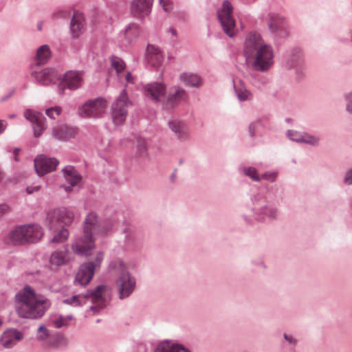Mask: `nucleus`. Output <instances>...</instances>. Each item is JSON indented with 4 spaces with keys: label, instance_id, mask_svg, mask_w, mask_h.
<instances>
[{
    "label": "nucleus",
    "instance_id": "obj_33",
    "mask_svg": "<svg viewBox=\"0 0 352 352\" xmlns=\"http://www.w3.org/2000/svg\"><path fill=\"white\" fill-rule=\"evenodd\" d=\"M50 57L51 52L49 45H43L38 48L35 60L37 65H41L46 63Z\"/></svg>",
    "mask_w": 352,
    "mask_h": 352
},
{
    "label": "nucleus",
    "instance_id": "obj_12",
    "mask_svg": "<svg viewBox=\"0 0 352 352\" xmlns=\"http://www.w3.org/2000/svg\"><path fill=\"white\" fill-rule=\"evenodd\" d=\"M31 76L34 78L35 83L43 86L56 84L60 79V75L52 68L33 70Z\"/></svg>",
    "mask_w": 352,
    "mask_h": 352
},
{
    "label": "nucleus",
    "instance_id": "obj_35",
    "mask_svg": "<svg viewBox=\"0 0 352 352\" xmlns=\"http://www.w3.org/2000/svg\"><path fill=\"white\" fill-rule=\"evenodd\" d=\"M240 173L248 177L254 182H260V175L257 168L251 166H241L239 168Z\"/></svg>",
    "mask_w": 352,
    "mask_h": 352
},
{
    "label": "nucleus",
    "instance_id": "obj_59",
    "mask_svg": "<svg viewBox=\"0 0 352 352\" xmlns=\"http://www.w3.org/2000/svg\"><path fill=\"white\" fill-rule=\"evenodd\" d=\"M21 151V149L19 148H15L13 153L14 154V160L16 161V162H19V159L18 157V153Z\"/></svg>",
    "mask_w": 352,
    "mask_h": 352
},
{
    "label": "nucleus",
    "instance_id": "obj_48",
    "mask_svg": "<svg viewBox=\"0 0 352 352\" xmlns=\"http://www.w3.org/2000/svg\"><path fill=\"white\" fill-rule=\"evenodd\" d=\"M146 144L144 140L138 139L137 142V152L140 156H143L146 153Z\"/></svg>",
    "mask_w": 352,
    "mask_h": 352
},
{
    "label": "nucleus",
    "instance_id": "obj_17",
    "mask_svg": "<svg viewBox=\"0 0 352 352\" xmlns=\"http://www.w3.org/2000/svg\"><path fill=\"white\" fill-rule=\"evenodd\" d=\"M144 94L155 102H164L166 87L162 82H151L144 87Z\"/></svg>",
    "mask_w": 352,
    "mask_h": 352
},
{
    "label": "nucleus",
    "instance_id": "obj_26",
    "mask_svg": "<svg viewBox=\"0 0 352 352\" xmlns=\"http://www.w3.org/2000/svg\"><path fill=\"white\" fill-rule=\"evenodd\" d=\"M304 63L301 50L296 47L292 50L286 62L287 66L290 68H298L302 67Z\"/></svg>",
    "mask_w": 352,
    "mask_h": 352
},
{
    "label": "nucleus",
    "instance_id": "obj_54",
    "mask_svg": "<svg viewBox=\"0 0 352 352\" xmlns=\"http://www.w3.org/2000/svg\"><path fill=\"white\" fill-rule=\"evenodd\" d=\"M40 189H41V186L37 185V186H28L26 188L25 190L28 194L30 195V194H33L34 192H38Z\"/></svg>",
    "mask_w": 352,
    "mask_h": 352
},
{
    "label": "nucleus",
    "instance_id": "obj_52",
    "mask_svg": "<svg viewBox=\"0 0 352 352\" xmlns=\"http://www.w3.org/2000/svg\"><path fill=\"white\" fill-rule=\"evenodd\" d=\"M159 1L165 12H168L172 10L173 6L171 0H159Z\"/></svg>",
    "mask_w": 352,
    "mask_h": 352
},
{
    "label": "nucleus",
    "instance_id": "obj_62",
    "mask_svg": "<svg viewBox=\"0 0 352 352\" xmlns=\"http://www.w3.org/2000/svg\"><path fill=\"white\" fill-rule=\"evenodd\" d=\"M169 32L175 36H177V31L175 29L170 28H169Z\"/></svg>",
    "mask_w": 352,
    "mask_h": 352
},
{
    "label": "nucleus",
    "instance_id": "obj_6",
    "mask_svg": "<svg viewBox=\"0 0 352 352\" xmlns=\"http://www.w3.org/2000/svg\"><path fill=\"white\" fill-rule=\"evenodd\" d=\"M44 229L36 223L14 227L8 234L11 242H38L43 239Z\"/></svg>",
    "mask_w": 352,
    "mask_h": 352
},
{
    "label": "nucleus",
    "instance_id": "obj_41",
    "mask_svg": "<svg viewBox=\"0 0 352 352\" xmlns=\"http://www.w3.org/2000/svg\"><path fill=\"white\" fill-rule=\"evenodd\" d=\"M251 83L256 88L262 90L266 87L268 84V80L263 76H256L252 77Z\"/></svg>",
    "mask_w": 352,
    "mask_h": 352
},
{
    "label": "nucleus",
    "instance_id": "obj_45",
    "mask_svg": "<svg viewBox=\"0 0 352 352\" xmlns=\"http://www.w3.org/2000/svg\"><path fill=\"white\" fill-rule=\"evenodd\" d=\"M303 133L295 130H288L287 131V137L293 142L302 143Z\"/></svg>",
    "mask_w": 352,
    "mask_h": 352
},
{
    "label": "nucleus",
    "instance_id": "obj_36",
    "mask_svg": "<svg viewBox=\"0 0 352 352\" xmlns=\"http://www.w3.org/2000/svg\"><path fill=\"white\" fill-rule=\"evenodd\" d=\"M72 248L75 254L79 256H87L91 254L94 246L92 243H74Z\"/></svg>",
    "mask_w": 352,
    "mask_h": 352
},
{
    "label": "nucleus",
    "instance_id": "obj_40",
    "mask_svg": "<svg viewBox=\"0 0 352 352\" xmlns=\"http://www.w3.org/2000/svg\"><path fill=\"white\" fill-rule=\"evenodd\" d=\"M302 143L312 146H318L320 144V139L318 136L311 135L308 133H303Z\"/></svg>",
    "mask_w": 352,
    "mask_h": 352
},
{
    "label": "nucleus",
    "instance_id": "obj_27",
    "mask_svg": "<svg viewBox=\"0 0 352 352\" xmlns=\"http://www.w3.org/2000/svg\"><path fill=\"white\" fill-rule=\"evenodd\" d=\"M286 18L276 12H270L267 14V27L270 32L287 24Z\"/></svg>",
    "mask_w": 352,
    "mask_h": 352
},
{
    "label": "nucleus",
    "instance_id": "obj_20",
    "mask_svg": "<svg viewBox=\"0 0 352 352\" xmlns=\"http://www.w3.org/2000/svg\"><path fill=\"white\" fill-rule=\"evenodd\" d=\"M139 35L138 25L135 23H129L119 33V39L123 45H126L133 42Z\"/></svg>",
    "mask_w": 352,
    "mask_h": 352
},
{
    "label": "nucleus",
    "instance_id": "obj_29",
    "mask_svg": "<svg viewBox=\"0 0 352 352\" xmlns=\"http://www.w3.org/2000/svg\"><path fill=\"white\" fill-rule=\"evenodd\" d=\"M179 80L186 86L191 87H199L202 84L200 76L192 73L184 72L179 75Z\"/></svg>",
    "mask_w": 352,
    "mask_h": 352
},
{
    "label": "nucleus",
    "instance_id": "obj_32",
    "mask_svg": "<svg viewBox=\"0 0 352 352\" xmlns=\"http://www.w3.org/2000/svg\"><path fill=\"white\" fill-rule=\"evenodd\" d=\"M70 257L69 254L65 251H56L51 255L50 262L51 265L59 266L69 262Z\"/></svg>",
    "mask_w": 352,
    "mask_h": 352
},
{
    "label": "nucleus",
    "instance_id": "obj_24",
    "mask_svg": "<svg viewBox=\"0 0 352 352\" xmlns=\"http://www.w3.org/2000/svg\"><path fill=\"white\" fill-rule=\"evenodd\" d=\"M146 59L151 66L158 67L163 63L164 56L158 47L149 44L146 48Z\"/></svg>",
    "mask_w": 352,
    "mask_h": 352
},
{
    "label": "nucleus",
    "instance_id": "obj_55",
    "mask_svg": "<svg viewBox=\"0 0 352 352\" xmlns=\"http://www.w3.org/2000/svg\"><path fill=\"white\" fill-rule=\"evenodd\" d=\"M266 192H273L274 195H276V194L278 192V186L275 184L271 186H265Z\"/></svg>",
    "mask_w": 352,
    "mask_h": 352
},
{
    "label": "nucleus",
    "instance_id": "obj_13",
    "mask_svg": "<svg viewBox=\"0 0 352 352\" xmlns=\"http://www.w3.org/2000/svg\"><path fill=\"white\" fill-rule=\"evenodd\" d=\"M168 126L179 143H185L190 140V131L186 122L173 118L168 120Z\"/></svg>",
    "mask_w": 352,
    "mask_h": 352
},
{
    "label": "nucleus",
    "instance_id": "obj_8",
    "mask_svg": "<svg viewBox=\"0 0 352 352\" xmlns=\"http://www.w3.org/2000/svg\"><path fill=\"white\" fill-rule=\"evenodd\" d=\"M74 212L65 207L49 210L46 213L45 223L50 228L59 225H70L74 221Z\"/></svg>",
    "mask_w": 352,
    "mask_h": 352
},
{
    "label": "nucleus",
    "instance_id": "obj_60",
    "mask_svg": "<svg viewBox=\"0 0 352 352\" xmlns=\"http://www.w3.org/2000/svg\"><path fill=\"white\" fill-rule=\"evenodd\" d=\"M125 79L128 82H133L132 76L130 72L126 73Z\"/></svg>",
    "mask_w": 352,
    "mask_h": 352
},
{
    "label": "nucleus",
    "instance_id": "obj_21",
    "mask_svg": "<svg viewBox=\"0 0 352 352\" xmlns=\"http://www.w3.org/2000/svg\"><path fill=\"white\" fill-rule=\"evenodd\" d=\"M86 23L83 14L74 12L70 21V32L74 38H78L85 31Z\"/></svg>",
    "mask_w": 352,
    "mask_h": 352
},
{
    "label": "nucleus",
    "instance_id": "obj_51",
    "mask_svg": "<svg viewBox=\"0 0 352 352\" xmlns=\"http://www.w3.org/2000/svg\"><path fill=\"white\" fill-rule=\"evenodd\" d=\"M343 182L348 186L352 185V167L346 171L343 178Z\"/></svg>",
    "mask_w": 352,
    "mask_h": 352
},
{
    "label": "nucleus",
    "instance_id": "obj_42",
    "mask_svg": "<svg viewBox=\"0 0 352 352\" xmlns=\"http://www.w3.org/2000/svg\"><path fill=\"white\" fill-rule=\"evenodd\" d=\"M111 64L112 67L116 71L117 73H121L125 69V63L122 59L117 56H113L111 59Z\"/></svg>",
    "mask_w": 352,
    "mask_h": 352
},
{
    "label": "nucleus",
    "instance_id": "obj_34",
    "mask_svg": "<svg viewBox=\"0 0 352 352\" xmlns=\"http://www.w3.org/2000/svg\"><path fill=\"white\" fill-rule=\"evenodd\" d=\"M270 32L275 42L285 41L289 38L290 35L287 23Z\"/></svg>",
    "mask_w": 352,
    "mask_h": 352
},
{
    "label": "nucleus",
    "instance_id": "obj_58",
    "mask_svg": "<svg viewBox=\"0 0 352 352\" xmlns=\"http://www.w3.org/2000/svg\"><path fill=\"white\" fill-rule=\"evenodd\" d=\"M14 90H12L11 91H10L8 94L5 95V96H3L1 98V102H3L6 100H8L9 98H10L12 95L14 94Z\"/></svg>",
    "mask_w": 352,
    "mask_h": 352
},
{
    "label": "nucleus",
    "instance_id": "obj_22",
    "mask_svg": "<svg viewBox=\"0 0 352 352\" xmlns=\"http://www.w3.org/2000/svg\"><path fill=\"white\" fill-rule=\"evenodd\" d=\"M77 134V129L65 124L52 129V137L59 141H67L74 138Z\"/></svg>",
    "mask_w": 352,
    "mask_h": 352
},
{
    "label": "nucleus",
    "instance_id": "obj_18",
    "mask_svg": "<svg viewBox=\"0 0 352 352\" xmlns=\"http://www.w3.org/2000/svg\"><path fill=\"white\" fill-rule=\"evenodd\" d=\"M23 338L24 334L22 331L16 329L10 328L2 333L0 343L3 348L11 349L21 341Z\"/></svg>",
    "mask_w": 352,
    "mask_h": 352
},
{
    "label": "nucleus",
    "instance_id": "obj_49",
    "mask_svg": "<svg viewBox=\"0 0 352 352\" xmlns=\"http://www.w3.org/2000/svg\"><path fill=\"white\" fill-rule=\"evenodd\" d=\"M104 254L102 252H98L96 256L94 261L87 262L94 266V270H96L100 267L102 261H103Z\"/></svg>",
    "mask_w": 352,
    "mask_h": 352
},
{
    "label": "nucleus",
    "instance_id": "obj_19",
    "mask_svg": "<svg viewBox=\"0 0 352 352\" xmlns=\"http://www.w3.org/2000/svg\"><path fill=\"white\" fill-rule=\"evenodd\" d=\"M63 177L69 185L63 184V188L67 192L72 191L74 186L80 182L81 175L72 166H66L62 170Z\"/></svg>",
    "mask_w": 352,
    "mask_h": 352
},
{
    "label": "nucleus",
    "instance_id": "obj_39",
    "mask_svg": "<svg viewBox=\"0 0 352 352\" xmlns=\"http://www.w3.org/2000/svg\"><path fill=\"white\" fill-rule=\"evenodd\" d=\"M127 111L120 110L117 107H111V117L113 122L118 124L123 123L127 116Z\"/></svg>",
    "mask_w": 352,
    "mask_h": 352
},
{
    "label": "nucleus",
    "instance_id": "obj_7",
    "mask_svg": "<svg viewBox=\"0 0 352 352\" xmlns=\"http://www.w3.org/2000/svg\"><path fill=\"white\" fill-rule=\"evenodd\" d=\"M107 104L102 98L88 100L78 108V115L82 118H100L106 113Z\"/></svg>",
    "mask_w": 352,
    "mask_h": 352
},
{
    "label": "nucleus",
    "instance_id": "obj_23",
    "mask_svg": "<svg viewBox=\"0 0 352 352\" xmlns=\"http://www.w3.org/2000/svg\"><path fill=\"white\" fill-rule=\"evenodd\" d=\"M153 0H133L131 5L132 14L135 16H144L151 10Z\"/></svg>",
    "mask_w": 352,
    "mask_h": 352
},
{
    "label": "nucleus",
    "instance_id": "obj_57",
    "mask_svg": "<svg viewBox=\"0 0 352 352\" xmlns=\"http://www.w3.org/2000/svg\"><path fill=\"white\" fill-rule=\"evenodd\" d=\"M8 126L6 120H0V135L3 133Z\"/></svg>",
    "mask_w": 352,
    "mask_h": 352
},
{
    "label": "nucleus",
    "instance_id": "obj_2",
    "mask_svg": "<svg viewBox=\"0 0 352 352\" xmlns=\"http://www.w3.org/2000/svg\"><path fill=\"white\" fill-rule=\"evenodd\" d=\"M280 217V210L278 206L271 202L267 194L261 190L250 195L246 211L241 215L243 221L250 226L276 221Z\"/></svg>",
    "mask_w": 352,
    "mask_h": 352
},
{
    "label": "nucleus",
    "instance_id": "obj_14",
    "mask_svg": "<svg viewBox=\"0 0 352 352\" xmlns=\"http://www.w3.org/2000/svg\"><path fill=\"white\" fill-rule=\"evenodd\" d=\"M24 117L32 124L34 136L40 137L47 128L46 119L39 112L32 109H26L24 112Z\"/></svg>",
    "mask_w": 352,
    "mask_h": 352
},
{
    "label": "nucleus",
    "instance_id": "obj_56",
    "mask_svg": "<svg viewBox=\"0 0 352 352\" xmlns=\"http://www.w3.org/2000/svg\"><path fill=\"white\" fill-rule=\"evenodd\" d=\"M255 131H256V126H255V124L254 123H251L249 124L248 126V133H249V135L251 137V138H253L254 137L255 135Z\"/></svg>",
    "mask_w": 352,
    "mask_h": 352
},
{
    "label": "nucleus",
    "instance_id": "obj_28",
    "mask_svg": "<svg viewBox=\"0 0 352 352\" xmlns=\"http://www.w3.org/2000/svg\"><path fill=\"white\" fill-rule=\"evenodd\" d=\"M233 87L235 94L239 101H249L252 99V94L247 89L242 81L239 80L238 83H235L233 81Z\"/></svg>",
    "mask_w": 352,
    "mask_h": 352
},
{
    "label": "nucleus",
    "instance_id": "obj_31",
    "mask_svg": "<svg viewBox=\"0 0 352 352\" xmlns=\"http://www.w3.org/2000/svg\"><path fill=\"white\" fill-rule=\"evenodd\" d=\"M36 337L38 341L44 342L47 346H55L49 330L43 324L40 325L37 329Z\"/></svg>",
    "mask_w": 352,
    "mask_h": 352
},
{
    "label": "nucleus",
    "instance_id": "obj_47",
    "mask_svg": "<svg viewBox=\"0 0 352 352\" xmlns=\"http://www.w3.org/2000/svg\"><path fill=\"white\" fill-rule=\"evenodd\" d=\"M62 111L60 107H54L45 110L46 115L51 119H56V116H58Z\"/></svg>",
    "mask_w": 352,
    "mask_h": 352
},
{
    "label": "nucleus",
    "instance_id": "obj_25",
    "mask_svg": "<svg viewBox=\"0 0 352 352\" xmlns=\"http://www.w3.org/2000/svg\"><path fill=\"white\" fill-rule=\"evenodd\" d=\"M95 270L91 263H84L81 265L76 275V281L81 285H87L92 279Z\"/></svg>",
    "mask_w": 352,
    "mask_h": 352
},
{
    "label": "nucleus",
    "instance_id": "obj_3",
    "mask_svg": "<svg viewBox=\"0 0 352 352\" xmlns=\"http://www.w3.org/2000/svg\"><path fill=\"white\" fill-rule=\"evenodd\" d=\"M16 311L20 318L37 319L41 318L50 307L45 296L37 294L30 286H25L16 296Z\"/></svg>",
    "mask_w": 352,
    "mask_h": 352
},
{
    "label": "nucleus",
    "instance_id": "obj_4",
    "mask_svg": "<svg viewBox=\"0 0 352 352\" xmlns=\"http://www.w3.org/2000/svg\"><path fill=\"white\" fill-rule=\"evenodd\" d=\"M121 213L101 220L94 212H90L83 222V233L87 242H94L100 237L111 235L120 222Z\"/></svg>",
    "mask_w": 352,
    "mask_h": 352
},
{
    "label": "nucleus",
    "instance_id": "obj_44",
    "mask_svg": "<svg viewBox=\"0 0 352 352\" xmlns=\"http://www.w3.org/2000/svg\"><path fill=\"white\" fill-rule=\"evenodd\" d=\"M278 176V172L276 170H267L260 175L261 181L264 180L267 182H275Z\"/></svg>",
    "mask_w": 352,
    "mask_h": 352
},
{
    "label": "nucleus",
    "instance_id": "obj_50",
    "mask_svg": "<svg viewBox=\"0 0 352 352\" xmlns=\"http://www.w3.org/2000/svg\"><path fill=\"white\" fill-rule=\"evenodd\" d=\"M344 98L346 102V111L352 114V91L344 94Z\"/></svg>",
    "mask_w": 352,
    "mask_h": 352
},
{
    "label": "nucleus",
    "instance_id": "obj_9",
    "mask_svg": "<svg viewBox=\"0 0 352 352\" xmlns=\"http://www.w3.org/2000/svg\"><path fill=\"white\" fill-rule=\"evenodd\" d=\"M111 267L118 268L120 271V276L116 281V287L120 292V298L128 297L133 291L135 282L130 274L126 272L125 266L122 262L118 261L111 264Z\"/></svg>",
    "mask_w": 352,
    "mask_h": 352
},
{
    "label": "nucleus",
    "instance_id": "obj_30",
    "mask_svg": "<svg viewBox=\"0 0 352 352\" xmlns=\"http://www.w3.org/2000/svg\"><path fill=\"white\" fill-rule=\"evenodd\" d=\"M155 352H188L183 346L171 342H163L158 345Z\"/></svg>",
    "mask_w": 352,
    "mask_h": 352
},
{
    "label": "nucleus",
    "instance_id": "obj_38",
    "mask_svg": "<svg viewBox=\"0 0 352 352\" xmlns=\"http://www.w3.org/2000/svg\"><path fill=\"white\" fill-rule=\"evenodd\" d=\"M122 232L125 234L124 239L127 242L139 240L141 236L140 232L133 226L126 227Z\"/></svg>",
    "mask_w": 352,
    "mask_h": 352
},
{
    "label": "nucleus",
    "instance_id": "obj_43",
    "mask_svg": "<svg viewBox=\"0 0 352 352\" xmlns=\"http://www.w3.org/2000/svg\"><path fill=\"white\" fill-rule=\"evenodd\" d=\"M69 236V231L65 228H62L54 234L50 242H65Z\"/></svg>",
    "mask_w": 352,
    "mask_h": 352
},
{
    "label": "nucleus",
    "instance_id": "obj_37",
    "mask_svg": "<svg viewBox=\"0 0 352 352\" xmlns=\"http://www.w3.org/2000/svg\"><path fill=\"white\" fill-rule=\"evenodd\" d=\"M126 90L122 89L116 99V100L112 104L111 107H117L120 110H126L128 111V107L131 104Z\"/></svg>",
    "mask_w": 352,
    "mask_h": 352
},
{
    "label": "nucleus",
    "instance_id": "obj_64",
    "mask_svg": "<svg viewBox=\"0 0 352 352\" xmlns=\"http://www.w3.org/2000/svg\"><path fill=\"white\" fill-rule=\"evenodd\" d=\"M2 178H3L2 172L0 170V182L1 181Z\"/></svg>",
    "mask_w": 352,
    "mask_h": 352
},
{
    "label": "nucleus",
    "instance_id": "obj_46",
    "mask_svg": "<svg viewBox=\"0 0 352 352\" xmlns=\"http://www.w3.org/2000/svg\"><path fill=\"white\" fill-rule=\"evenodd\" d=\"M72 320V316L67 317H59L53 321V324L56 328H60L63 327H67L69 325L70 321Z\"/></svg>",
    "mask_w": 352,
    "mask_h": 352
},
{
    "label": "nucleus",
    "instance_id": "obj_10",
    "mask_svg": "<svg viewBox=\"0 0 352 352\" xmlns=\"http://www.w3.org/2000/svg\"><path fill=\"white\" fill-rule=\"evenodd\" d=\"M232 6L228 1H224L221 8L217 10V17L223 32L229 36L233 37L236 34V23L232 16Z\"/></svg>",
    "mask_w": 352,
    "mask_h": 352
},
{
    "label": "nucleus",
    "instance_id": "obj_63",
    "mask_svg": "<svg viewBox=\"0 0 352 352\" xmlns=\"http://www.w3.org/2000/svg\"><path fill=\"white\" fill-rule=\"evenodd\" d=\"M16 115L13 113V114H10L8 116V118L10 119H13V118H16Z\"/></svg>",
    "mask_w": 352,
    "mask_h": 352
},
{
    "label": "nucleus",
    "instance_id": "obj_11",
    "mask_svg": "<svg viewBox=\"0 0 352 352\" xmlns=\"http://www.w3.org/2000/svg\"><path fill=\"white\" fill-rule=\"evenodd\" d=\"M83 72L80 71H68L65 73L63 77L58 80V91L60 94H64L65 88L75 90L83 84Z\"/></svg>",
    "mask_w": 352,
    "mask_h": 352
},
{
    "label": "nucleus",
    "instance_id": "obj_15",
    "mask_svg": "<svg viewBox=\"0 0 352 352\" xmlns=\"http://www.w3.org/2000/svg\"><path fill=\"white\" fill-rule=\"evenodd\" d=\"M58 160L55 157H47L38 155L34 159V168L38 176H43L56 170Z\"/></svg>",
    "mask_w": 352,
    "mask_h": 352
},
{
    "label": "nucleus",
    "instance_id": "obj_61",
    "mask_svg": "<svg viewBox=\"0 0 352 352\" xmlns=\"http://www.w3.org/2000/svg\"><path fill=\"white\" fill-rule=\"evenodd\" d=\"M284 338L285 340H287L288 342L293 343L295 342V341L293 340V338L292 337H289L287 335L285 334Z\"/></svg>",
    "mask_w": 352,
    "mask_h": 352
},
{
    "label": "nucleus",
    "instance_id": "obj_5",
    "mask_svg": "<svg viewBox=\"0 0 352 352\" xmlns=\"http://www.w3.org/2000/svg\"><path fill=\"white\" fill-rule=\"evenodd\" d=\"M109 294L108 287L101 285L88 295H76L64 300L63 302L74 307H78L85 304L89 299L94 304L90 309L96 311L106 306Z\"/></svg>",
    "mask_w": 352,
    "mask_h": 352
},
{
    "label": "nucleus",
    "instance_id": "obj_16",
    "mask_svg": "<svg viewBox=\"0 0 352 352\" xmlns=\"http://www.w3.org/2000/svg\"><path fill=\"white\" fill-rule=\"evenodd\" d=\"M188 99L186 91L179 86H173L170 89L166 100L163 102V107L169 110L176 107L180 102Z\"/></svg>",
    "mask_w": 352,
    "mask_h": 352
},
{
    "label": "nucleus",
    "instance_id": "obj_53",
    "mask_svg": "<svg viewBox=\"0 0 352 352\" xmlns=\"http://www.w3.org/2000/svg\"><path fill=\"white\" fill-rule=\"evenodd\" d=\"M10 211V207L6 204H0V219Z\"/></svg>",
    "mask_w": 352,
    "mask_h": 352
},
{
    "label": "nucleus",
    "instance_id": "obj_1",
    "mask_svg": "<svg viewBox=\"0 0 352 352\" xmlns=\"http://www.w3.org/2000/svg\"><path fill=\"white\" fill-rule=\"evenodd\" d=\"M243 54L248 60H252V67L258 72H269L274 64V52L272 46L265 43L261 34L250 32L245 36Z\"/></svg>",
    "mask_w": 352,
    "mask_h": 352
}]
</instances>
